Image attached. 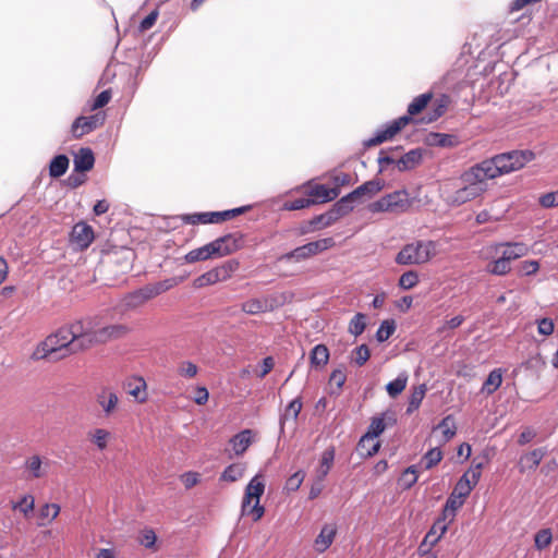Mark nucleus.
<instances>
[{"instance_id": "f257e3e1", "label": "nucleus", "mask_w": 558, "mask_h": 558, "mask_svg": "<svg viewBox=\"0 0 558 558\" xmlns=\"http://www.w3.org/2000/svg\"><path fill=\"white\" fill-rule=\"evenodd\" d=\"M129 331V327L123 324L100 326L96 317H85L62 326L54 333L48 336L37 349L36 354L58 361L110 340L122 338Z\"/></svg>"}, {"instance_id": "f03ea898", "label": "nucleus", "mask_w": 558, "mask_h": 558, "mask_svg": "<svg viewBox=\"0 0 558 558\" xmlns=\"http://www.w3.org/2000/svg\"><path fill=\"white\" fill-rule=\"evenodd\" d=\"M487 180V177L484 175L476 163L472 166L461 174V181L464 183V186L454 191L451 196L452 204L462 205L480 197L486 191Z\"/></svg>"}, {"instance_id": "7ed1b4c3", "label": "nucleus", "mask_w": 558, "mask_h": 558, "mask_svg": "<svg viewBox=\"0 0 558 558\" xmlns=\"http://www.w3.org/2000/svg\"><path fill=\"white\" fill-rule=\"evenodd\" d=\"M174 286L173 279H166L162 281L148 283L137 290L126 293L122 300L121 305L125 310H135L143 306L148 301L157 298L158 295L167 292Z\"/></svg>"}, {"instance_id": "20e7f679", "label": "nucleus", "mask_w": 558, "mask_h": 558, "mask_svg": "<svg viewBox=\"0 0 558 558\" xmlns=\"http://www.w3.org/2000/svg\"><path fill=\"white\" fill-rule=\"evenodd\" d=\"M436 255L433 241H416L404 245L396 256L398 265H418L427 263Z\"/></svg>"}, {"instance_id": "39448f33", "label": "nucleus", "mask_w": 558, "mask_h": 558, "mask_svg": "<svg viewBox=\"0 0 558 558\" xmlns=\"http://www.w3.org/2000/svg\"><path fill=\"white\" fill-rule=\"evenodd\" d=\"M354 208V205H351L345 196L341 197L337 201L332 207L322 214L313 217L310 221V228L301 231L302 234L307 233L313 230H320L333 225L340 218L350 214Z\"/></svg>"}, {"instance_id": "423d86ee", "label": "nucleus", "mask_w": 558, "mask_h": 558, "mask_svg": "<svg viewBox=\"0 0 558 558\" xmlns=\"http://www.w3.org/2000/svg\"><path fill=\"white\" fill-rule=\"evenodd\" d=\"M264 490L265 484L259 480V476H254L245 488L242 501L243 515H251L253 521H258L264 515L265 509L259 505V498Z\"/></svg>"}, {"instance_id": "0eeeda50", "label": "nucleus", "mask_w": 558, "mask_h": 558, "mask_svg": "<svg viewBox=\"0 0 558 558\" xmlns=\"http://www.w3.org/2000/svg\"><path fill=\"white\" fill-rule=\"evenodd\" d=\"M411 206L409 194L405 190L395 191L380 197L378 201L368 205L371 213H391L401 214L407 211Z\"/></svg>"}, {"instance_id": "6e6552de", "label": "nucleus", "mask_w": 558, "mask_h": 558, "mask_svg": "<svg viewBox=\"0 0 558 558\" xmlns=\"http://www.w3.org/2000/svg\"><path fill=\"white\" fill-rule=\"evenodd\" d=\"M242 245V236L226 234L206 244L210 258H219L238 251Z\"/></svg>"}, {"instance_id": "1a4fd4ad", "label": "nucleus", "mask_w": 558, "mask_h": 558, "mask_svg": "<svg viewBox=\"0 0 558 558\" xmlns=\"http://www.w3.org/2000/svg\"><path fill=\"white\" fill-rule=\"evenodd\" d=\"M106 120V113L102 111L96 112L92 116H82L74 120L71 126V132L75 138H80L94 130L100 128Z\"/></svg>"}, {"instance_id": "9d476101", "label": "nucleus", "mask_w": 558, "mask_h": 558, "mask_svg": "<svg viewBox=\"0 0 558 558\" xmlns=\"http://www.w3.org/2000/svg\"><path fill=\"white\" fill-rule=\"evenodd\" d=\"M396 423L397 420L390 412H385L380 416L373 417L366 434L362 436L359 441V447L365 448L366 442L373 441L386 429L387 426H392Z\"/></svg>"}, {"instance_id": "9b49d317", "label": "nucleus", "mask_w": 558, "mask_h": 558, "mask_svg": "<svg viewBox=\"0 0 558 558\" xmlns=\"http://www.w3.org/2000/svg\"><path fill=\"white\" fill-rule=\"evenodd\" d=\"M107 259L116 274H126L133 267L135 253L129 247H120L109 252L107 254Z\"/></svg>"}, {"instance_id": "f8f14e48", "label": "nucleus", "mask_w": 558, "mask_h": 558, "mask_svg": "<svg viewBox=\"0 0 558 558\" xmlns=\"http://www.w3.org/2000/svg\"><path fill=\"white\" fill-rule=\"evenodd\" d=\"M412 121V118L402 116L386 125L385 129L379 130L374 137L367 140L364 144L366 147L379 145L388 140H391L399 133L407 124Z\"/></svg>"}, {"instance_id": "ddd939ff", "label": "nucleus", "mask_w": 558, "mask_h": 558, "mask_svg": "<svg viewBox=\"0 0 558 558\" xmlns=\"http://www.w3.org/2000/svg\"><path fill=\"white\" fill-rule=\"evenodd\" d=\"M535 158V154L532 150H510L507 151V156L499 158V161H509V166L505 163L500 165L499 170L501 172H506V174L518 171L522 169L526 163L532 161Z\"/></svg>"}, {"instance_id": "4468645a", "label": "nucleus", "mask_w": 558, "mask_h": 558, "mask_svg": "<svg viewBox=\"0 0 558 558\" xmlns=\"http://www.w3.org/2000/svg\"><path fill=\"white\" fill-rule=\"evenodd\" d=\"M49 465V459L40 454H32L24 460L23 470L27 480H39L47 476Z\"/></svg>"}, {"instance_id": "2eb2a0df", "label": "nucleus", "mask_w": 558, "mask_h": 558, "mask_svg": "<svg viewBox=\"0 0 558 558\" xmlns=\"http://www.w3.org/2000/svg\"><path fill=\"white\" fill-rule=\"evenodd\" d=\"M94 239V229L84 221L74 225L70 233L71 245L80 251L86 250L93 243Z\"/></svg>"}, {"instance_id": "dca6fc26", "label": "nucleus", "mask_w": 558, "mask_h": 558, "mask_svg": "<svg viewBox=\"0 0 558 558\" xmlns=\"http://www.w3.org/2000/svg\"><path fill=\"white\" fill-rule=\"evenodd\" d=\"M122 387L137 403H145L148 400L147 384L142 376H129Z\"/></svg>"}, {"instance_id": "f3484780", "label": "nucleus", "mask_w": 558, "mask_h": 558, "mask_svg": "<svg viewBox=\"0 0 558 558\" xmlns=\"http://www.w3.org/2000/svg\"><path fill=\"white\" fill-rule=\"evenodd\" d=\"M384 187V183L381 180H371L362 185L357 186L355 190L344 195L351 205H354L356 201H360L362 197L371 198L380 192Z\"/></svg>"}, {"instance_id": "a211bd4d", "label": "nucleus", "mask_w": 558, "mask_h": 558, "mask_svg": "<svg viewBox=\"0 0 558 558\" xmlns=\"http://www.w3.org/2000/svg\"><path fill=\"white\" fill-rule=\"evenodd\" d=\"M96 402L101 408L105 416L110 417L117 411L120 399L111 388L104 387L97 393Z\"/></svg>"}, {"instance_id": "6ab92c4d", "label": "nucleus", "mask_w": 558, "mask_h": 558, "mask_svg": "<svg viewBox=\"0 0 558 558\" xmlns=\"http://www.w3.org/2000/svg\"><path fill=\"white\" fill-rule=\"evenodd\" d=\"M546 454V448H536L527 453L522 454L518 462L519 472L523 474L526 471L536 470Z\"/></svg>"}, {"instance_id": "aec40b11", "label": "nucleus", "mask_w": 558, "mask_h": 558, "mask_svg": "<svg viewBox=\"0 0 558 558\" xmlns=\"http://www.w3.org/2000/svg\"><path fill=\"white\" fill-rule=\"evenodd\" d=\"M507 156L506 153L497 154L493 156L492 158H487L478 163H476L480 169L483 171L484 175L487 177L488 180L498 178L500 175L506 174V172H501V169L499 170L501 163H505L506 166H509V161H499L501 157Z\"/></svg>"}, {"instance_id": "412c9836", "label": "nucleus", "mask_w": 558, "mask_h": 558, "mask_svg": "<svg viewBox=\"0 0 558 558\" xmlns=\"http://www.w3.org/2000/svg\"><path fill=\"white\" fill-rule=\"evenodd\" d=\"M255 433L252 429H243L230 439V445L235 456H242L254 441Z\"/></svg>"}, {"instance_id": "4be33fe9", "label": "nucleus", "mask_w": 558, "mask_h": 558, "mask_svg": "<svg viewBox=\"0 0 558 558\" xmlns=\"http://www.w3.org/2000/svg\"><path fill=\"white\" fill-rule=\"evenodd\" d=\"M336 534H337L336 525L325 524L314 541V546H315L316 551H318L320 554L326 551L332 544Z\"/></svg>"}, {"instance_id": "5701e85b", "label": "nucleus", "mask_w": 558, "mask_h": 558, "mask_svg": "<svg viewBox=\"0 0 558 558\" xmlns=\"http://www.w3.org/2000/svg\"><path fill=\"white\" fill-rule=\"evenodd\" d=\"M340 194L338 187H328L324 184H316L308 191V198L317 203H327L336 199Z\"/></svg>"}, {"instance_id": "b1692460", "label": "nucleus", "mask_w": 558, "mask_h": 558, "mask_svg": "<svg viewBox=\"0 0 558 558\" xmlns=\"http://www.w3.org/2000/svg\"><path fill=\"white\" fill-rule=\"evenodd\" d=\"M303 403L301 397H296L293 399L284 409L283 413L280 415V433H284V425L287 422L292 420L293 422H296L299 414L302 410Z\"/></svg>"}, {"instance_id": "393cba45", "label": "nucleus", "mask_w": 558, "mask_h": 558, "mask_svg": "<svg viewBox=\"0 0 558 558\" xmlns=\"http://www.w3.org/2000/svg\"><path fill=\"white\" fill-rule=\"evenodd\" d=\"M95 157L90 148H81L74 157V170L86 172L93 169Z\"/></svg>"}, {"instance_id": "a878e982", "label": "nucleus", "mask_w": 558, "mask_h": 558, "mask_svg": "<svg viewBox=\"0 0 558 558\" xmlns=\"http://www.w3.org/2000/svg\"><path fill=\"white\" fill-rule=\"evenodd\" d=\"M422 158L423 150L421 148L411 149L397 161V167L400 171L414 169L421 163Z\"/></svg>"}, {"instance_id": "bb28decb", "label": "nucleus", "mask_w": 558, "mask_h": 558, "mask_svg": "<svg viewBox=\"0 0 558 558\" xmlns=\"http://www.w3.org/2000/svg\"><path fill=\"white\" fill-rule=\"evenodd\" d=\"M425 143L429 146L453 147L457 145L458 141L457 137L451 134L430 132L427 134Z\"/></svg>"}, {"instance_id": "cd10ccee", "label": "nucleus", "mask_w": 558, "mask_h": 558, "mask_svg": "<svg viewBox=\"0 0 558 558\" xmlns=\"http://www.w3.org/2000/svg\"><path fill=\"white\" fill-rule=\"evenodd\" d=\"M463 504L464 499L451 493L447 498L440 517L451 523L454 520L457 510L461 508Z\"/></svg>"}, {"instance_id": "c85d7f7f", "label": "nucleus", "mask_w": 558, "mask_h": 558, "mask_svg": "<svg viewBox=\"0 0 558 558\" xmlns=\"http://www.w3.org/2000/svg\"><path fill=\"white\" fill-rule=\"evenodd\" d=\"M335 460V448L330 447L326 449L320 459V463L318 468L316 469L315 476L319 481H325L326 476L328 475Z\"/></svg>"}, {"instance_id": "c756f323", "label": "nucleus", "mask_w": 558, "mask_h": 558, "mask_svg": "<svg viewBox=\"0 0 558 558\" xmlns=\"http://www.w3.org/2000/svg\"><path fill=\"white\" fill-rule=\"evenodd\" d=\"M449 104V97L442 95L433 102L432 110L422 119L423 122L430 123L438 120L445 114Z\"/></svg>"}, {"instance_id": "7c9ffc66", "label": "nucleus", "mask_w": 558, "mask_h": 558, "mask_svg": "<svg viewBox=\"0 0 558 558\" xmlns=\"http://www.w3.org/2000/svg\"><path fill=\"white\" fill-rule=\"evenodd\" d=\"M449 522L442 517H439L433 524L429 532L426 534L424 542H428L432 546L435 545L441 536L447 532Z\"/></svg>"}, {"instance_id": "2f4dec72", "label": "nucleus", "mask_w": 558, "mask_h": 558, "mask_svg": "<svg viewBox=\"0 0 558 558\" xmlns=\"http://www.w3.org/2000/svg\"><path fill=\"white\" fill-rule=\"evenodd\" d=\"M434 430H440L442 434V442H448L457 433V425L452 415L445 416Z\"/></svg>"}, {"instance_id": "473e14b6", "label": "nucleus", "mask_w": 558, "mask_h": 558, "mask_svg": "<svg viewBox=\"0 0 558 558\" xmlns=\"http://www.w3.org/2000/svg\"><path fill=\"white\" fill-rule=\"evenodd\" d=\"M312 366L316 368L324 367L329 361V350L325 344L315 345L310 354Z\"/></svg>"}, {"instance_id": "72a5a7b5", "label": "nucleus", "mask_w": 558, "mask_h": 558, "mask_svg": "<svg viewBox=\"0 0 558 558\" xmlns=\"http://www.w3.org/2000/svg\"><path fill=\"white\" fill-rule=\"evenodd\" d=\"M239 262L235 259H229L221 264L220 266H217L213 268V271L215 272L218 282L219 281H226L239 269Z\"/></svg>"}, {"instance_id": "f704fd0d", "label": "nucleus", "mask_w": 558, "mask_h": 558, "mask_svg": "<svg viewBox=\"0 0 558 558\" xmlns=\"http://www.w3.org/2000/svg\"><path fill=\"white\" fill-rule=\"evenodd\" d=\"M505 246L506 247L502 251L501 256L509 263L526 255L529 252V248L524 243H507Z\"/></svg>"}, {"instance_id": "c9c22d12", "label": "nucleus", "mask_w": 558, "mask_h": 558, "mask_svg": "<svg viewBox=\"0 0 558 558\" xmlns=\"http://www.w3.org/2000/svg\"><path fill=\"white\" fill-rule=\"evenodd\" d=\"M12 509L20 511L25 519H29L35 509V497L26 494L16 502H12Z\"/></svg>"}, {"instance_id": "e433bc0d", "label": "nucleus", "mask_w": 558, "mask_h": 558, "mask_svg": "<svg viewBox=\"0 0 558 558\" xmlns=\"http://www.w3.org/2000/svg\"><path fill=\"white\" fill-rule=\"evenodd\" d=\"M426 390H427V387L425 384L418 385L417 387L413 388V390L410 395V398H409L407 414H411L420 408V405L425 397Z\"/></svg>"}, {"instance_id": "4c0bfd02", "label": "nucleus", "mask_w": 558, "mask_h": 558, "mask_svg": "<svg viewBox=\"0 0 558 558\" xmlns=\"http://www.w3.org/2000/svg\"><path fill=\"white\" fill-rule=\"evenodd\" d=\"M88 438L100 451H102L108 447L111 433L105 428H95L88 433Z\"/></svg>"}, {"instance_id": "58836bf2", "label": "nucleus", "mask_w": 558, "mask_h": 558, "mask_svg": "<svg viewBox=\"0 0 558 558\" xmlns=\"http://www.w3.org/2000/svg\"><path fill=\"white\" fill-rule=\"evenodd\" d=\"M69 168V158L65 155L56 156L49 165V174L52 178H60Z\"/></svg>"}, {"instance_id": "ea45409f", "label": "nucleus", "mask_w": 558, "mask_h": 558, "mask_svg": "<svg viewBox=\"0 0 558 558\" xmlns=\"http://www.w3.org/2000/svg\"><path fill=\"white\" fill-rule=\"evenodd\" d=\"M502 383V373L500 368L493 369L483 384L482 390L488 395L494 393Z\"/></svg>"}, {"instance_id": "a19ab883", "label": "nucleus", "mask_w": 558, "mask_h": 558, "mask_svg": "<svg viewBox=\"0 0 558 558\" xmlns=\"http://www.w3.org/2000/svg\"><path fill=\"white\" fill-rule=\"evenodd\" d=\"M245 465L243 463H232L228 465L220 475V480L225 482H236L244 475Z\"/></svg>"}, {"instance_id": "79ce46f5", "label": "nucleus", "mask_w": 558, "mask_h": 558, "mask_svg": "<svg viewBox=\"0 0 558 558\" xmlns=\"http://www.w3.org/2000/svg\"><path fill=\"white\" fill-rule=\"evenodd\" d=\"M432 93H425L415 97L412 102L408 106V117L416 116L426 108L428 102L432 100Z\"/></svg>"}, {"instance_id": "37998d69", "label": "nucleus", "mask_w": 558, "mask_h": 558, "mask_svg": "<svg viewBox=\"0 0 558 558\" xmlns=\"http://www.w3.org/2000/svg\"><path fill=\"white\" fill-rule=\"evenodd\" d=\"M314 256V254L312 253V251L308 248V245L307 243L302 245V246H299L294 250H292L291 252H288L286 254H283L280 259L281 260H295V262H301V260H304V259H307L310 257Z\"/></svg>"}, {"instance_id": "c03bdc74", "label": "nucleus", "mask_w": 558, "mask_h": 558, "mask_svg": "<svg viewBox=\"0 0 558 558\" xmlns=\"http://www.w3.org/2000/svg\"><path fill=\"white\" fill-rule=\"evenodd\" d=\"M474 486L475 485H473V483L469 478V474H463L457 482L452 490V494L460 496L462 499L465 500V498L471 494Z\"/></svg>"}, {"instance_id": "a18cd8bd", "label": "nucleus", "mask_w": 558, "mask_h": 558, "mask_svg": "<svg viewBox=\"0 0 558 558\" xmlns=\"http://www.w3.org/2000/svg\"><path fill=\"white\" fill-rule=\"evenodd\" d=\"M408 376L405 374H399L398 377L389 381L386 386V390L391 398H396L407 387Z\"/></svg>"}, {"instance_id": "49530a36", "label": "nucleus", "mask_w": 558, "mask_h": 558, "mask_svg": "<svg viewBox=\"0 0 558 558\" xmlns=\"http://www.w3.org/2000/svg\"><path fill=\"white\" fill-rule=\"evenodd\" d=\"M366 328V316L363 313H357L353 316L349 324V332L357 337L363 333Z\"/></svg>"}, {"instance_id": "de8ad7c7", "label": "nucleus", "mask_w": 558, "mask_h": 558, "mask_svg": "<svg viewBox=\"0 0 558 558\" xmlns=\"http://www.w3.org/2000/svg\"><path fill=\"white\" fill-rule=\"evenodd\" d=\"M510 263L506 259H504L502 256L497 258L496 260L492 262L487 266L488 272L497 276H504L510 271Z\"/></svg>"}, {"instance_id": "09e8293b", "label": "nucleus", "mask_w": 558, "mask_h": 558, "mask_svg": "<svg viewBox=\"0 0 558 558\" xmlns=\"http://www.w3.org/2000/svg\"><path fill=\"white\" fill-rule=\"evenodd\" d=\"M442 459V452L439 448L429 449L422 458V463H424V468L429 470L437 465Z\"/></svg>"}, {"instance_id": "8fccbe9b", "label": "nucleus", "mask_w": 558, "mask_h": 558, "mask_svg": "<svg viewBox=\"0 0 558 558\" xmlns=\"http://www.w3.org/2000/svg\"><path fill=\"white\" fill-rule=\"evenodd\" d=\"M396 330L395 320H384L376 331V339L379 342L388 340Z\"/></svg>"}, {"instance_id": "3c124183", "label": "nucleus", "mask_w": 558, "mask_h": 558, "mask_svg": "<svg viewBox=\"0 0 558 558\" xmlns=\"http://www.w3.org/2000/svg\"><path fill=\"white\" fill-rule=\"evenodd\" d=\"M180 219L184 223H189V225L213 223V217L210 216V213H196V214H192V215H181Z\"/></svg>"}, {"instance_id": "603ef678", "label": "nucleus", "mask_w": 558, "mask_h": 558, "mask_svg": "<svg viewBox=\"0 0 558 558\" xmlns=\"http://www.w3.org/2000/svg\"><path fill=\"white\" fill-rule=\"evenodd\" d=\"M553 534L550 529H542L539 530L534 537L535 547L538 550H543L548 547L551 543Z\"/></svg>"}, {"instance_id": "864d4df0", "label": "nucleus", "mask_w": 558, "mask_h": 558, "mask_svg": "<svg viewBox=\"0 0 558 558\" xmlns=\"http://www.w3.org/2000/svg\"><path fill=\"white\" fill-rule=\"evenodd\" d=\"M156 541H157V536H156L154 530L144 529L140 532L138 542L144 547L156 550V548H155Z\"/></svg>"}, {"instance_id": "5fc2aeb1", "label": "nucleus", "mask_w": 558, "mask_h": 558, "mask_svg": "<svg viewBox=\"0 0 558 558\" xmlns=\"http://www.w3.org/2000/svg\"><path fill=\"white\" fill-rule=\"evenodd\" d=\"M211 259L207 250V246L204 245L202 247L192 250L184 256V260L186 263H195L199 260Z\"/></svg>"}, {"instance_id": "6e6d98bb", "label": "nucleus", "mask_w": 558, "mask_h": 558, "mask_svg": "<svg viewBox=\"0 0 558 558\" xmlns=\"http://www.w3.org/2000/svg\"><path fill=\"white\" fill-rule=\"evenodd\" d=\"M60 511L61 508L58 504H45L39 509V517L49 519V522H51L59 515Z\"/></svg>"}, {"instance_id": "4d7b16f0", "label": "nucleus", "mask_w": 558, "mask_h": 558, "mask_svg": "<svg viewBox=\"0 0 558 558\" xmlns=\"http://www.w3.org/2000/svg\"><path fill=\"white\" fill-rule=\"evenodd\" d=\"M417 282H418V276H417V272L414 270L405 271L404 274L401 275V277L399 279V286L403 290L412 289L413 287H415L417 284Z\"/></svg>"}, {"instance_id": "13d9d810", "label": "nucleus", "mask_w": 558, "mask_h": 558, "mask_svg": "<svg viewBox=\"0 0 558 558\" xmlns=\"http://www.w3.org/2000/svg\"><path fill=\"white\" fill-rule=\"evenodd\" d=\"M417 482L416 469L414 465L409 466L403 472L400 484L404 489H410Z\"/></svg>"}, {"instance_id": "bf43d9fd", "label": "nucleus", "mask_w": 558, "mask_h": 558, "mask_svg": "<svg viewBox=\"0 0 558 558\" xmlns=\"http://www.w3.org/2000/svg\"><path fill=\"white\" fill-rule=\"evenodd\" d=\"M308 248L312 251L314 256L320 252H324L335 245V241L332 238H325L317 241H313L307 243Z\"/></svg>"}, {"instance_id": "052dcab7", "label": "nucleus", "mask_w": 558, "mask_h": 558, "mask_svg": "<svg viewBox=\"0 0 558 558\" xmlns=\"http://www.w3.org/2000/svg\"><path fill=\"white\" fill-rule=\"evenodd\" d=\"M265 303L258 299H251L242 304V311L251 315L262 313L265 311Z\"/></svg>"}, {"instance_id": "680f3d73", "label": "nucleus", "mask_w": 558, "mask_h": 558, "mask_svg": "<svg viewBox=\"0 0 558 558\" xmlns=\"http://www.w3.org/2000/svg\"><path fill=\"white\" fill-rule=\"evenodd\" d=\"M217 282H218L217 277H216L215 272L213 271V269H210V270L204 272L203 275L198 276L196 279H194L193 286L195 288L199 289V288L215 284Z\"/></svg>"}, {"instance_id": "e2e57ef3", "label": "nucleus", "mask_w": 558, "mask_h": 558, "mask_svg": "<svg viewBox=\"0 0 558 558\" xmlns=\"http://www.w3.org/2000/svg\"><path fill=\"white\" fill-rule=\"evenodd\" d=\"M315 204H316V201H314L312 198L300 197V198H295L291 202L286 203L284 208L288 210H300V209L307 208Z\"/></svg>"}, {"instance_id": "0e129e2a", "label": "nucleus", "mask_w": 558, "mask_h": 558, "mask_svg": "<svg viewBox=\"0 0 558 558\" xmlns=\"http://www.w3.org/2000/svg\"><path fill=\"white\" fill-rule=\"evenodd\" d=\"M305 478L304 471L300 470L292 474L286 482V489L290 492H295L300 488L303 481Z\"/></svg>"}, {"instance_id": "69168bd1", "label": "nucleus", "mask_w": 558, "mask_h": 558, "mask_svg": "<svg viewBox=\"0 0 558 558\" xmlns=\"http://www.w3.org/2000/svg\"><path fill=\"white\" fill-rule=\"evenodd\" d=\"M208 390L204 386H197L193 389V395H189L187 398L192 399L196 404L203 405L208 401Z\"/></svg>"}, {"instance_id": "338daca9", "label": "nucleus", "mask_w": 558, "mask_h": 558, "mask_svg": "<svg viewBox=\"0 0 558 558\" xmlns=\"http://www.w3.org/2000/svg\"><path fill=\"white\" fill-rule=\"evenodd\" d=\"M371 356L369 349L366 344H361L354 350V362L356 365H364Z\"/></svg>"}, {"instance_id": "774afa93", "label": "nucleus", "mask_w": 558, "mask_h": 558, "mask_svg": "<svg viewBox=\"0 0 558 558\" xmlns=\"http://www.w3.org/2000/svg\"><path fill=\"white\" fill-rule=\"evenodd\" d=\"M539 204L544 208H553L558 206V192H549L546 194H543L539 197Z\"/></svg>"}]
</instances>
